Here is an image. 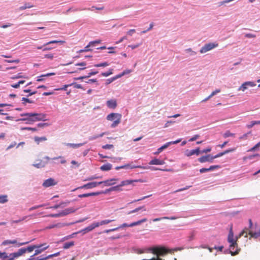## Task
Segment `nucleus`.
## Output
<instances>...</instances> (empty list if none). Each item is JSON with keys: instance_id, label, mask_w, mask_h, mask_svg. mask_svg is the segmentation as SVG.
I'll list each match as a JSON object with an SVG mask.
<instances>
[{"instance_id": "obj_50", "label": "nucleus", "mask_w": 260, "mask_h": 260, "mask_svg": "<svg viewBox=\"0 0 260 260\" xmlns=\"http://www.w3.org/2000/svg\"><path fill=\"white\" fill-rule=\"evenodd\" d=\"M59 254H60V252H57L55 253L54 254H49V255L46 256V258L48 259L49 258H52V257H53L57 256Z\"/></svg>"}, {"instance_id": "obj_33", "label": "nucleus", "mask_w": 260, "mask_h": 260, "mask_svg": "<svg viewBox=\"0 0 260 260\" xmlns=\"http://www.w3.org/2000/svg\"><path fill=\"white\" fill-rule=\"evenodd\" d=\"M170 219V220H174V219H176V218L175 217H161V218H154L153 219V221L154 222H155V221H160L161 220V219Z\"/></svg>"}, {"instance_id": "obj_39", "label": "nucleus", "mask_w": 260, "mask_h": 260, "mask_svg": "<svg viewBox=\"0 0 260 260\" xmlns=\"http://www.w3.org/2000/svg\"><path fill=\"white\" fill-rule=\"evenodd\" d=\"M28 217V216H24V217H22L21 218H20L18 220H12V221H11V223L13 224V223H19V222H21V221L26 219Z\"/></svg>"}, {"instance_id": "obj_48", "label": "nucleus", "mask_w": 260, "mask_h": 260, "mask_svg": "<svg viewBox=\"0 0 260 260\" xmlns=\"http://www.w3.org/2000/svg\"><path fill=\"white\" fill-rule=\"evenodd\" d=\"M53 160H54V159H60V162L61 164H65L66 162V160L64 159V158L62 157V156H58V157H54L53 158H51Z\"/></svg>"}, {"instance_id": "obj_37", "label": "nucleus", "mask_w": 260, "mask_h": 260, "mask_svg": "<svg viewBox=\"0 0 260 260\" xmlns=\"http://www.w3.org/2000/svg\"><path fill=\"white\" fill-rule=\"evenodd\" d=\"M8 202L7 196L3 195L0 196V203H5Z\"/></svg>"}, {"instance_id": "obj_47", "label": "nucleus", "mask_w": 260, "mask_h": 260, "mask_svg": "<svg viewBox=\"0 0 260 260\" xmlns=\"http://www.w3.org/2000/svg\"><path fill=\"white\" fill-rule=\"evenodd\" d=\"M91 45H90V44L89 43V44L88 45H87L84 48V49H81L79 51V53H81V52H87V51H90L91 49L89 48V47Z\"/></svg>"}, {"instance_id": "obj_30", "label": "nucleus", "mask_w": 260, "mask_h": 260, "mask_svg": "<svg viewBox=\"0 0 260 260\" xmlns=\"http://www.w3.org/2000/svg\"><path fill=\"white\" fill-rule=\"evenodd\" d=\"M115 220L114 219H106L102 220L101 222H96L98 224V227L100 225L108 224Z\"/></svg>"}, {"instance_id": "obj_6", "label": "nucleus", "mask_w": 260, "mask_h": 260, "mask_svg": "<svg viewBox=\"0 0 260 260\" xmlns=\"http://www.w3.org/2000/svg\"><path fill=\"white\" fill-rule=\"evenodd\" d=\"M152 252L157 255H163L168 252V250L164 247H154L150 248Z\"/></svg>"}, {"instance_id": "obj_15", "label": "nucleus", "mask_w": 260, "mask_h": 260, "mask_svg": "<svg viewBox=\"0 0 260 260\" xmlns=\"http://www.w3.org/2000/svg\"><path fill=\"white\" fill-rule=\"evenodd\" d=\"M98 227V224L96 223V222H93L91 224L89 225L88 226L86 227L84 229L82 230L80 232H82L83 234H85L87 232H89L90 231H91L93 229H94L95 228Z\"/></svg>"}, {"instance_id": "obj_59", "label": "nucleus", "mask_w": 260, "mask_h": 260, "mask_svg": "<svg viewBox=\"0 0 260 260\" xmlns=\"http://www.w3.org/2000/svg\"><path fill=\"white\" fill-rule=\"evenodd\" d=\"M47 216L51 217H61V215H60V213L59 212V213H57V214H50V215H47Z\"/></svg>"}, {"instance_id": "obj_25", "label": "nucleus", "mask_w": 260, "mask_h": 260, "mask_svg": "<svg viewBox=\"0 0 260 260\" xmlns=\"http://www.w3.org/2000/svg\"><path fill=\"white\" fill-rule=\"evenodd\" d=\"M70 203V201H67L66 202H61L59 204H57V205H54V206L50 207V208L57 209L60 207H63L67 206V205H68Z\"/></svg>"}, {"instance_id": "obj_13", "label": "nucleus", "mask_w": 260, "mask_h": 260, "mask_svg": "<svg viewBox=\"0 0 260 260\" xmlns=\"http://www.w3.org/2000/svg\"><path fill=\"white\" fill-rule=\"evenodd\" d=\"M198 160L201 162L204 163L205 162H212L213 160V158L212 156H211L210 154L202 156L198 159Z\"/></svg>"}, {"instance_id": "obj_1", "label": "nucleus", "mask_w": 260, "mask_h": 260, "mask_svg": "<svg viewBox=\"0 0 260 260\" xmlns=\"http://www.w3.org/2000/svg\"><path fill=\"white\" fill-rule=\"evenodd\" d=\"M238 238V237H236V240L234 239V234L231 230L228 235V241L230 243V249L232 255L238 254L240 250L238 248V244L237 243Z\"/></svg>"}, {"instance_id": "obj_34", "label": "nucleus", "mask_w": 260, "mask_h": 260, "mask_svg": "<svg viewBox=\"0 0 260 260\" xmlns=\"http://www.w3.org/2000/svg\"><path fill=\"white\" fill-rule=\"evenodd\" d=\"M64 43H65V41H61V40H53V41H51L50 42H47L46 44L44 45V46H46V45H49V44H55V43L63 44Z\"/></svg>"}, {"instance_id": "obj_29", "label": "nucleus", "mask_w": 260, "mask_h": 260, "mask_svg": "<svg viewBox=\"0 0 260 260\" xmlns=\"http://www.w3.org/2000/svg\"><path fill=\"white\" fill-rule=\"evenodd\" d=\"M112 165L110 164H107L102 166L100 168L102 171H109L112 169Z\"/></svg>"}, {"instance_id": "obj_44", "label": "nucleus", "mask_w": 260, "mask_h": 260, "mask_svg": "<svg viewBox=\"0 0 260 260\" xmlns=\"http://www.w3.org/2000/svg\"><path fill=\"white\" fill-rule=\"evenodd\" d=\"M196 235V233L194 231H192L189 233V235L188 236V240L189 241H192L194 239V238Z\"/></svg>"}, {"instance_id": "obj_60", "label": "nucleus", "mask_w": 260, "mask_h": 260, "mask_svg": "<svg viewBox=\"0 0 260 260\" xmlns=\"http://www.w3.org/2000/svg\"><path fill=\"white\" fill-rule=\"evenodd\" d=\"M22 101L24 102H23V104H24V105L25 104L26 102L29 103H32V102L31 101H30L29 99H27L26 98H22Z\"/></svg>"}, {"instance_id": "obj_61", "label": "nucleus", "mask_w": 260, "mask_h": 260, "mask_svg": "<svg viewBox=\"0 0 260 260\" xmlns=\"http://www.w3.org/2000/svg\"><path fill=\"white\" fill-rule=\"evenodd\" d=\"M211 151V148L210 147H209L203 150L202 151H201V153H207L210 152Z\"/></svg>"}, {"instance_id": "obj_36", "label": "nucleus", "mask_w": 260, "mask_h": 260, "mask_svg": "<svg viewBox=\"0 0 260 260\" xmlns=\"http://www.w3.org/2000/svg\"><path fill=\"white\" fill-rule=\"evenodd\" d=\"M235 134L232 133L230 132V131H226L223 135V137L224 138H226L229 137H235Z\"/></svg>"}, {"instance_id": "obj_43", "label": "nucleus", "mask_w": 260, "mask_h": 260, "mask_svg": "<svg viewBox=\"0 0 260 260\" xmlns=\"http://www.w3.org/2000/svg\"><path fill=\"white\" fill-rule=\"evenodd\" d=\"M260 147V142L257 143L254 147L251 148L248 151L252 152L254 151L258 148Z\"/></svg>"}, {"instance_id": "obj_24", "label": "nucleus", "mask_w": 260, "mask_h": 260, "mask_svg": "<svg viewBox=\"0 0 260 260\" xmlns=\"http://www.w3.org/2000/svg\"><path fill=\"white\" fill-rule=\"evenodd\" d=\"M55 74L54 73H47L46 74L42 75L38 77V79H37V81H38V82L42 81H43L44 80L43 77H49V76H51L54 75Z\"/></svg>"}, {"instance_id": "obj_49", "label": "nucleus", "mask_w": 260, "mask_h": 260, "mask_svg": "<svg viewBox=\"0 0 260 260\" xmlns=\"http://www.w3.org/2000/svg\"><path fill=\"white\" fill-rule=\"evenodd\" d=\"M67 146H71V147H73V148H77V147H80V146H82V144H81V143H80V144H71V143H68V144H67Z\"/></svg>"}, {"instance_id": "obj_22", "label": "nucleus", "mask_w": 260, "mask_h": 260, "mask_svg": "<svg viewBox=\"0 0 260 260\" xmlns=\"http://www.w3.org/2000/svg\"><path fill=\"white\" fill-rule=\"evenodd\" d=\"M47 140V138L46 137H38L36 136L34 137L35 142L38 144H40V143L46 141Z\"/></svg>"}, {"instance_id": "obj_16", "label": "nucleus", "mask_w": 260, "mask_h": 260, "mask_svg": "<svg viewBox=\"0 0 260 260\" xmlns=\"http://www.w3.org/2000/svg\"><path fill=\"white\" fill-rule=\"evenodd\" d=\"M25 253V250H23V248L19 249L17 252L12 253L10 254L11 256H13L14 258L18 257L23 255Z\"/></svg>"}, {"instance_id": "obj_27", "label": "nucleus", "mask_w": 260, "mask_h": 260, "mask_svg": "<svg viewBox=\"0 0 260 260\" xmlns=\"http://www.w3.org/2000/svg\"><path fill=\"white\" fill-rule=\"evenodd\" d=\"M36 255H31L29 258L27 259V260H47L46 256L43 257L42 255L35 257Z\"/></svg>"}, {"instance_id": "obj_52", "label": "nucleus", "mask_w": 260, "mask_h": 260, "mask_svg": "<svg viewBox=\"0 0 260 260\" xmlns=\"http://www.w3.org/2000/svg\"><path fill=\"white\" fill-rule=\"evenodd\" d=\"M86 65V63L85 62H80V63H77L76 64V66H82V67H84L83 68H80L79 69V70H84L86 68L85 67V66Z\"/></svg>"}, {"instance_id": "obj_20", "label": "nucleus", "mask_w": 260, "mask_h": 260, "mask_svg": "<svg viewBox=\"0 0 260 260\" xmlns=\"http://www.w3.org/2000/svg\"><path fill=\"white\" fill-rule=\"evenodd\" d=\"M165 164V161L162 160H160L157 158H154L152 160H151L149 162V164L150 165H164Z\"/></svg>"}, {"instance_id": "obj_8", "label": "nucleus", "mask_w": 260, "mask_h": 260, "mask_svg": "<svg viewBox=\"0 0 260 260\" xmlns=\"http://www.w3.org/2000/svg\"><path fill=\"white\" fill-rule=\"evenodd\" d=\"M101 183L97 182H92L88 183L86 184L83 185V186L78 187L74 190L73 191H75L78 189H82V188H86V189H90L92 188L96 187L98 185H100Z\"/></svg>"}, {"instance_id": "obj_51", "label": "nucleus", "mask_w": 260, "mask_h": 260, "mask_svg": "<svg viewBox=\"0 0 260 260\" xmlns=\"http://www.w3.org/2000/svg\"><path fill=\"white\" fill-rule=\"evenodd\" d=\"M73 84H74V83H72V84H68V85H64L62 87H61V88H57V89H55V90H66L68 87L71 86H72Z\"/></svg>"}, {"instance_id": "obj_14", "label": "nucleus", "mask_w": 260, "mask_h": 260, "mask_svg": "<svg viewBox=\"0 0 260 260\" xmlns=\"http://www.w3.org/2000/svg\"><path fill=\"white\" fill-rule=\"evenodd\" d=\"M254 86H255V84L252 82H246L242 84V85L239 88L238 90L244 91L247 89L248 86L253 87Z\"/></svg>"}, {"instance_id": "obj_62", "label": "nucleus", "mask_w": 260, "mask_h": 260, "mask_svg": "<svg viewBox=\"0 0 260 260\" xmlns=\"http://www.w3.org/2000/svg\"><path fill=\"white\" fill-rule=\"evenodd\" d=\"M199 137H200V136H199V135H194L193 137H192V138H191L189 140V142H192V141H194L196 140L197 139H198Z\"/></svg>"}, {"instance_id": "obj_53", "label": "nucleus", "mask_w": 260, "mask_h": 260, "mask_svg": "<svg viewBox=\"0 0 260 260\" xmlns=\"http://www.w3.org/2000/svg\"><path fill=\"white\" fill-rule=\"evenodd\" d=\"M113 148V145L112 144H106L102 146V148L104 149H110Z\"/></svg>"}, {"instance_id": "obj_35", "label": "nucleus", "mask_w": 260, "mask_h": 260, "mask_svg": "<svg viewBox=\"0 0 260 260\" xmlns=\"http://www.w3.org/2000/svg\"><path fill=\"white\" fill-rule=\"evenodd\" d=\"M255 124H260V120L258 121H252L249 124L246 125L248 128L252 127Z\"/></svg>"}, {"instance_id": "obj_42", "label": "nucleus", "mask_w": 260, "mask_h": 260, "mask_svg": "<svg viewBox=\"0 0 260 260\" xmlns=\"http://www.w3.org/2000/svg\"><path fill=\"white\" fill-rule=\"evenodd\" d=\"M21 130L31 131L32 132H36L38 130L37 127H21Z\"/></svg>"}, {"instance_id": "obj_7", "label": "nucleus", "mask_w": 260, "mask_h": 260, "mask_svg": "<svg viewBox=\"0 0 260 260\" xmlns=\"http://www.w3.org/2000/svg\"><path fill=\"white\" fill-rule=\"evenodd\" d=\"M218 46V44L217 43H210L208 44H206L201 48L200 52L201 53H205L207 51H209L212 50V49L217 47Z\"/></svg>"}, {"instance_id": "obj_64", "label": "nucleus", "mask_w": 260, "mask_h": 260, "mask_svg": "<svg viewBox=\"0 0 260 260\" xmlns=\"http://www.w3.org/2000/svg\"><path fill=\"white\" fill-rule=\"evenodd\" d=\"M116 80V78H111L106 80V84L108 85Z\"/></svg>"}, {"instance_id": "obj_5", "label": "nucleus", "mask_w": 260, "mask_h": 260, "mask_svg": "<svg viewBox=\"0 0 260 260\" xmlns=\"http://www.w3.org/2000/svg\"><path fill=\"white\" fill-rule=\"evenodd\" d=\"M29 243V241H26L24 242H18L16 239H14L13 240H5L2 243V246H7L10 244H15L16 247H20L21 246H23L26 244H27Z\"/></svg>"}, {"instance_id": "obj_21", "label": "nucleus", "mask_w": 260, "mask_h": 260, "mask_svg": "<svg viewBox=\"0 0 260 260\" xmlns=\"http://www.w3.org/2000/svg\"><path fill=\"white\" fill-rule=\"evenodd\" d=\"M101 192H94L87 193H84L78 195V197L80 198H86L90 196H98L101 194Z\"/></svg>"}, {"instance_id": "obj_28", "label": "nucleus", "mask_w": 260, "mask_h": 260, "mask_svg": "<svg viewBox=\"0 0 260 260\" xmlns=\"http://www.w3.org/2000/svg\"><path fill=\"white\" fill-rule=\"evenodd\" d=\"M47 163V161L44 162L42 160H40L38 163H36L33 165L34 167L37 168H41L44 167L46 164Z\"/></svg>"}, {"instance_id": "obj_46", "label": "nucleus", "mask_w": 260, "mask_h": 260, "mask_svg": "<svg viewBox=\"0 0 260 260\" xmlns=\"http://www.w3.org/2000/svg\"><path fill=\"white\" fill-rule=\"evenodd\" d=\"M66 209L67 212H68V214L74 213L77 210V209H75L74 208H73V207L67 208Z\"/></svg>"}, {"instance_id": "obj_40", "label": "nucleus", "mask_w": 260, "mask_h": 260, "mask_svg": "<svg viewBox=\"0 0 260 260\" xmlns=\"http://www.w3.org/2000/svg\"><path fill=\"white\" fill-rule=\"evenodd\" d=\"M33 7L32 5H30V4H25L24 6H21L19 8L20 10H23L27 8H31Z\"/></svg>"}, {"instance_id": "obj_58", "label": "nucleus", "mask_w": 260, "mask_h": 260, "mask_svg": "<svg viewBox=\"0 0 260 260\" xmlns=\"http://www.w3.org/2000/svg\"><path fill=\"white\" fill-rule=\"evenodd\" d=\"M53 57H54V55L53 54H51V53L47 54L44 55V58H48L50 59H52L53 58Z\"/></svg>"}, {"instance_id": "obj_54", "label": "nucleus", "mask_w": 260, "mask_h": 260, "mask_svg": "<svg viewBox=\"0 0 260 260\" xmlns=\"http://www.w3.org/2000/svg\"><path fill=\"white\" fill-rule=\"evenodd\" d=\"M35 113H25L20 114L21 116H26V117H30L33 116V114Z\"/></svg>"}, {"instance_id": "obj_31", "label": "nucleus", "mask_w": 260, "mask_h": 260, "mask_svg": "<svg viewBox=\"0 0 260 260\" xmlns=\"http://www.w3.org/2000/svg\"><path fill=\"white\" fill-rule=\"evenodd\" d=\"M74 244V242L73 241L66 242L63 245V248L64 249H68L71 247L73 246Z\"/></svg>"}, {"instance_id": "obj_41", "label": "nucleus", "mask_w": 260, "mask_h": 260, "mask_svg": "<svg viewBox=\"0 0 260 260\" xmlns=\"http://www.w3.org/2000/svg\"><path fill=\"white\" fill-rule=\"evenodd\" d=\"M109 66V63L107 62H104L94 65L95 67H105Z\"/></svg>"}, {"instance_id": "obj_17", "label": "nucleus", "mask_w": 260, "mask_h": 260, "mask_svg": "<svg viewBox=\"0 0 260 260\" xmlns=\"http://www.w3.org/2000/svg\"><path fill=\"white\" fill-rule=\"evenodd\" d=\"M201 153L200 148L198 147L196 149H193L191 150L190 151H187L186 153V155L187 156H190L192 155L196 154L197 155H198Z\"/></svg>"}, {"instance_id": "obj_55", "label": "nucleus", "mask_w": 260, "mask_h": 260, "mask_svg": "<svg viewBox=\"0 0 260 260\" xmlns=\"http://www.w3.org/2000/svg\"><path fill=\"white\" fill-rule=\"evenodd\" d=\"M5 62L8 63H19L20 62V60L19 59H14V60H5Z\"/></svg>"}, {"instance_id": "obj_9", "label": "nucleus", "mask_w": 260, "mask_h": 260, "mask_svg": "<svg viewBox=\"0 0 260 260\" xmlns=\"http://www.w3.org/2000/svg\"><path fill=\"white\" fill-rule=\"evenodd\" d=\"M57 182L54 179L50 178L44 181L43 186L45 187H48L51 186L55 185L57 184Z\"/></svg>"}, {"instance_id": "obj_3", "label": "nucleus", "mask_w": 260, "mask_h": 260, "mask_svg": "<svg viewBox=\"0 0 260 260\" xmlns=\"http://www.w3.org/2000/svg\"><path fill=\"white\" fill-rule=\"evenodd\" d=\"M121 118V114L114 113L109 114L107 117V120L114 121L111 124L112 127H115L120 122Z\"/></svg>"}, {"instance_id": "obj_10", "label": "nucleus", "mask_w": 260, "mask_h": 260, "mask_svg": "<svg viewBox=\"0 0 260 260\" xmlns=\"http://www.w3.org/2000/svg\"><path fill=\"white\" fill-rule=\"evenodd\" d=\"M118 180L117 178H112L99 182V183H101V184H104L105 186H109L115 184Z\"/></svg>"}, {"instance_id": "obj_11", "label": "nucleus", "mask_w": 260, "mask_h": 260, "mask_svg": "<svg viewBox=\"0 0 260 260\" xmlns=\"http://www.w3.org/2000/svg\"><path fill=\"white\" fill-rule=\"evenodd\" d=\"M45 245H46V243H43V244H39V245H30L27 247H23V250H25V253L26 252H31L34 249H35L36 248H41L42 246H44Z\"/></svg>"}, {"instance_id": "obj_63", "label": "nucleus", "mask_w": 260, "mask_h": 260, "mask_svg": "<svg viewBox=\"0 0 260 260\" xmlns=\"http://www.w3.org/2000/svg\"><path fill=\"white\" fill-rule=\"evenodd\" d=\"M136 32V30L135 29H132L127 31L126 34L127 35L132 36L134 33Z\"/></svg>"}, {"instance_id": "obj_19", "label": "nucleus", "mask_w": 260, "mask_h": 260, "mask_svg": "<svg viewBox=\"0 0 260 260\" xmlns=\"http://www.w3.org/2000/svg\"><path fill=\"white\" fill-rule=\"evenodd\" d=\"M181 141V139H179L176 141H171V142L166 143L165 144L162 145L161 147H160V148L163 150L164 149H165L167 148L168 147H169L170 145L176 144H177V143L180 142Z\"/></svg>"}, {"instance_id": "obj_4", "label": "nucleus", "mask_w": 260, "mask_h": 260, "mask_svg": "<svg viewBox=\"0 0 260 260\" xmlns=\"http://www.w3.org/2000/svg\"><path fill=\"white\" fill-rule=\"evenodd\" d=\"M138 181H139V180H123L121 182V183L119 185H117L116 186L112 187V188H110L109 189V190H110V191L120 190V187L130 185V184H132L133 182H137Z\"/></svg>"}, {"instance_id": "obj_26", "label": "nucleus", "mask_w": 260, "mask_h": 260, "mask_svg": "<svg viewBox=\"0 0 260 260\" xmlns=\"http://www.w3.org/2000/svg\"><path fill=\"white\" fill-rule=\"evenodd\" d=\"M147 220V219L146 218H144L141 220H138L136 222H132V223L129 224V226L132 227L134 226L139 225L143 222H146Z\"/></svg>"}, {"instance_id": "obj_23", "label": "nucleus", "mask_w": 260, "mask_h": 260, "mask_svg": "<svg viewBox=\"0 0 260 260\" xmlns=\"http://www.w3.org/2000/svg\"><path fill=\"white\" fill-rule=\"evenodd\" d=\"M107 105L110 108L114 109L116 107L117 103L115 100H111L107 101Z\"/></svg>"}, {"instance_id": "obj_45", "label": "nucleus", "mask_w": 260, "mask_h": 260, "mask_svg": "<svg viewBox=\"0 0 260 260\" xmlns=\"http://www.w3.org/2000/svg\"><path fill=\"white\" fill-rule=\"evenodd\" d=\"M104 135H105V133H103L99 135H95V136H93L90 137L89 139L90 140H95V139H96L97 138H100V137H102Z\"/></svg>"}, {"instance_id": "obj_18", "label": "nucleus", "mask_w": 260, "mask_h": 260, "mask_svg": "<svg viewBox=\"0 0 260 260\" xmlns=\"http://www.w3.org/2000/svg\"><path fill=\"white\" fill-rule=\"evenodd\" d=\"M49 247V245H47V244H46V245H45L44 246H42L41 248H36V249H35L36 250L35 251V253H34L33 255H37L40 254L43 251H44V250H45L47 248H48Z\"/></svg>"}, {"instance_id": "obj_12", "label": "nucleus", "mask_w": 260, "mask_h": 260, "mask_svg": "<svg viewBox=\"0 0 260 260\" xmlns=\"http://www.w3.org/2000/svg\"><path fill=\"white\" fill-rule=\"evenodd\" d=\"M127 168H131V169L141 168V169H147V167H143V166H134V165H132L131 164H126V165H123V166H120V167H117L116 168V170H119V169H127Z\"/></svg>"}, {"instance_id": "obj_2", "label": "nucleus", "mask_w": 260, "mask_h": 260, "mask_svg": "<svg viewBox=\"0 0 260 260\" xmlns=\"http://www.w3.org/2000/svg\"><path fill=\"white\" fill-rule=\"evenodd\" d=\"M46 117V115L42 113H34L33 116L30 117H25L20 119L19 120L21 121H26V123L27 124H32L35 122L44 120Z\"/></svg>"}, {"instance_id": "obj_57", "label": "nucleus", "mask_w": 260, "mask_h": 260, "mask_svg": "<svg viewBox=\"0 0 260 260\" xmlns=\"http://www.w3.org/2000/svg\"><path fill=\"white\" fill-rule=\"evenodd\" d=\"M8 257L7 254L6 252H2L0 251V258H6Z\"/></svg>"}, {"instance_id": "obj_32", "label": "nucleus", "mask_w": 260, "mask_h": 260, "mask_svg": "<svg viewBox=\"0 0 260 260\" xmlns=\"http://www.w3.org/2000/svg\"><path fill=\"white\" fill-rule=\"evenodd\" d=\"M141 210H143L145 211H146V209L144 206H141V207L136 208L135 209H134L133 210L130 211L129 212H128V214H130L132 213H134L138 212L139 211H140Z\"/></svg>"}, {"instance_id": "obj_56", "label": "nucleus", "mask_w": 260, "mask_h": 260, "mask_svg": "<svg viewBox=\"0 0 260 260\" xmlns=\"http://www.w3.org/2000/svg\"><path fill=\"white\" fill-rule=\"evenodd\" d=\"M43 206H44L43 205H40L35 206H34V207H32L30 208L29 209V211H32L34 210H35V209H38L39 208L42 207Z\"/></svg>"}, {"instance_id": "obj_38", "label": "nucleus", "mask_w": 260, "mask_h": 260, "mask_svg": "<svg viewBox=\"0 0 260 260\" xmlns=\"http://www.w3.org/2000/svg\"><path fill=\"white\" fill-rule=\"evenodd\" d=\"M113 74V69H110L107 72L102 73V76L104 77H108Z\"/></svg>"}]
</instances>
